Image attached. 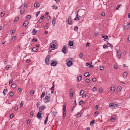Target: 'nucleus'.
<instances>
[{
	"label": "nucleus",
	"mask_w": 130,
	"mask_h": 130,
	"mask_svg": "<svg viewBox=\"0 0 130 130\" xmlns=\"http://www.w3.org/2000/svg\"><path fill=\"white\" fill-rule=\"evenodd\" d=\"M66 104H64L63 106V114L62 118L63 119H64L66 117Z\"/></svg>",
	"instance_id": "nucleus-1"
},
{
	"label": "nucleus",
	"mask_w": 130,
	"mask_h": 130,
	"mask_svg": "<svg viewBox=\"0 0 130 130\" xmlns=\"http://www.w3.org/2000/svg\"><path fill=\"white\" fill-rule=\"evenodd\" d=\"M79 11V13L80 15L83 16L86 13V10L84 9H80L79 10H78L77 11V13Z\"/></svg>",
	"instance_id": "nucleus-2"
},
{
	"label": "nucleus",
	"mask_w": 130,
	"mask_h": 130,
	"mask_svg": "<svg viewBox=\"0 0 130 130\" xmlns=\"http://www.w3.org/2000/svg\"><path fill=\"white\" fill-rule=\"evenodd\" d=\"M50 56V55H48L45 59V62L46 65H48L49 64V63L48 62L49 61V57Z\"/></svg>",
	"instance_id": "nucleus-3"
},
{
	"label": "nucleus",
	"mask_w": 130,
	"mask_h": 130,
	"mask_svg": "<svg viewBox=\"0 0 130 130\" xmlns=\"http://www.w3.org/2000/svg\"><path fill=\"white\" fill-rule=\"evenodd\" d=\"M109 107L111 108V107H112V108L115 109L118 106L117 104H114V103H111L110 104Z\"/></svg>",
	"instance_id": "nucleus-4"
},
{
	"label": "nucleus",
	"mask_w": 130,
	"mask_h": 130,
	"mask_svg": "<svg viewBox=\"0 0 130 130\" xmlns=\"http://www.w3.org/2000/svg\"><path fill=\"white\" fill-rule=\"evenodd\" d=\"M67 46L64 45L62 48V52L64 54H66L68 52L67 50L66 49Z\"/></svg>",
	"instance_id": "nucleus-5"
},
{
	"label": "nucleus",
	"mask_w": 130,
	"mask_h": 130,
	"mask_svg": "<svg viewBox=\"0 0 130 130\" xmlns=\"http://www.w3.org/2000/svg\"><path fill=\"white\" fill-rule=\"evenodd\" d=\"M68 22L69 24L71 25L73 23V22L72 20V18L71 16L68 17Z\"/></svg>",
	"instance_id": "nucleus-6"
},
{
	"label": "nucleus",
	"mask_w": 130,
	"mask_h": 130,
	"mask_svg": "<svg viewBox=\"0 0 130 130\" xmlns=\"http://www.w3.org/2000/svg\"><path fill=\"white\" fill-rule=\"evenodd\" d=\"M116 119L115 116H114L111 117V119L110 120V121L111 122H114Z\"/></svg>",
	"instance_id": "nucleus-7"
},
{
	"label": "nucleus",
	"mask_w": 130,
	"mask_h": 130,
	"mask_svg": "<svg viewBox=\"0 0 130 130\" xmlns=\"http://www.w3.org/2000/svg\"><path fill=\"white\" fill-rule=\"evenodd\" d=\"M70 96L72 98L73 95V91L72 89H71L70 91Z\"/></svg>",
	"instance_id": "nucleus-8"
},
{
	"label": "nucleus",
	"mask_w": 130,
	"mask_h": 130,
	"mask_svg": "<svg viewBox=\"0 0 130 130\" xmlns=\"http://www.w3.org/2000/svg\"><path fill=\"white\" fill-rule=\"evenodd\" d=\"M28 23L29 22L28 21H25L23 23V25L24 27L25 28L26 27Z\"/></svg>",
	"instance_id": "nucleus-9"
},
{
	"label": "nucleus",
	"mask_w": 130,
	"mask_h": 130,
	"mask_svg": "<svg viewBox=\"0 0 130 130\" xmlns=\"http://www.w3.org/2000/svg\"><path fill=\"white\" fill-rule=\"evenodd\" d=\"M45 103H47L50 101V97L48 96H47L45 97Z\"/></svg>",
	"instance_id": "nucleus-10"
},
{
	"label": "nucleus",
	"mask_w": 130,
	"mask_h": 130,
	"mask_svg": "<svg viewBox=\"0 0 130 130\" xmlns=\"http://www.w3.org/2000/svg\"><path fill=\"white\" fill-rule=\"evenodd\" d=\"M41 111L39 112L37 114V118L38 119H39L41 117Z\"/></svg>",
	"instance_id": "nucleus-11"
},
{
	"label": "nucleus",
	"mask_w": 130,
	"mask_h": 130,
	"mask_svg": "<svg viewBox=\"0 0 130 130\" xmlns=\"http://www.w3.org/2000/svg\"><path fill=\"white\" fill-rule=\"evenodd\" d=\"M102 37L105 39L104 40L105 41L108 42V38L107 36L105 35L104 36H102Z\"/></svg>",
	"instance_id": "nucleus-12"
},
{
	"label": "nucleus",
	"mask_w": 130,
	"mask_h": 130,
	"mask_svg": "<svg viewBox=\"0 0 130 130\" xmlns=\"http://www.w3.org/2000/svg\"><path fill=\"white\" fill-rule=\"evenodd\" d=\"M57 63L56 62L53 61L52 63H51V66H55L57 65Z\"/></svg>",
	"instance_id": "nucleus-13"
},
{
	"label": "nucleus",
	"mask_w": 130,
	"mask_h": 130,
	"mask_svg": "<svg viewBox=\"0 0 130 130\" xmlns=\"http://www.w3.org/2000/svg\"><path fill=\"white\" fill-rule=\"evenodd\" d=\"M73 63L71 61H69L67 63V66L69 67H70L72 65Z\"/></svg>",
	"instance_id": "nucleus-14"
},
{
	"label": "nucleus",
	"mask_w": 130,
	"mask_h": 130,
	"mask_svg": "<svg viewBox=\"0 0 130 130\" xmlns=\"http://www.w3.org/2000/svg\"><path fill=\"white\" fill-rule=\"evenodd\" d=\"M56 19L55 17H54L53 18V21H52V24L54 26H55V22L56 21Z\"/></svg>",
	"instance_id": "nucleus-15"
},
{
	"label": "nucleus",
	"mask_w": 130,
	"mask_h": 130,
	"mask_svg": "<svg viewBox=\"0 0 130 130\" xmlns=\"http://www.w3.org/2000/svg\"><path fill=\"white\" fill-rule=\"evenodd\" d=\"M37 30L35 29H34L32 32V35H36L37 33Z\"/></svg>",
	"instance_id": "nucleus-16"
},
{
	"label": "nucleus",
	"mask_w": 130,
	"mask_h": 130,
	"mask_svg": "<svg viewBox=\"0 0 130 130\" xmlns=\"http://www.w3.org/2000/svg\"><path fill=\"white\" fill-rule=\"evenodd\" d=\"M45 108V107L44 106H42L40 107L39 108V109L40 110H42L44 109Z\"/></svg>",
	"instance_id": "nucleus-17"
},
{
	"label": "nucleus",
	"mask_w": 130,
	"mask_h": 130,
	"mask_svg": "<svg viewBox=\"0 0 130 130\" xmlns=\"http://www.w3.org/2000/svg\"><path fill=\"white\" fill-rule=\"evenodd\" d=\"M32 50L34 52H36L37 51L38 49L36 47H33L32 49Z\"/></svg>",
	"instance_id": "nucleus-18"
},
{
	"label": "nucleus",
	"mask_w": 130,
	"mask_h": 130,
	"mask_svg": "<svg viewBox=\"0 0 130 130\" xmlns=\"http://www.w3.org/2000/svg\"><path fill=\"white\" fill-rule=\"evenodd\" d=\"M84 76H85L87 77L90 76V74L88 72H86L84 74Z\"/></svg>",
	"instance_id": "nucleus-19"
},
{
	"label": "nucleus",
	"mask_w": 130,
	"mask_h": 130,
	"mask_svg": "<svg viewBox=\"0 0 130 130\" xmlns=\"http://www.w3.org/2000/svg\"><path fill=\"white\" fill-rule=\"evenodd\" d=\"M16 87V84L14 83H13L11 85V87L12 88H15Z\"/></svg>",
	"instance_id": "nucleus-20"
},
{
	"label": "nucleus",
	"mask_w": 130,
	"mask_h": 130,
	"mask_svg": "<svg viewBox=\"0 0 130 130\" xmlns=\"http://www.w3.org/2000/svg\"><path fill=\"white\" fill-rule=\"evenodd\" d=\"M110 90L111 91H112V92H113L115 90V88L113 86H111V87L110 88Z\"/></svg>",
	"instance_id": "nucleus-21"
},
{
	"label": "nucleus",
	"mask_w": 130,
	"mask_h": 130,
	"mask_svg": "<svg viewBox=\"0 0 130 130\" xmlns=\"http://www.w3.org/2000/svg\"><path fill=\"white\" fill-rule=\"evenodd\" d=\"M40 6V5L38 3H35L34 5V6L35 7H39Z\"/></svg>",
	"instance_id": "nucleus-22"
},
{
	"label": "nucleus",
	"mask_w": 130,
	"mask_h": 130,
	"mask_svg": "<svg viewBox=\"0 0 130 130\" xmlns=\"http://www.w3.org/2000/svg\"><path fill=\"white\" fill-rule=\"evenodd\" d=\"M77 103H76V101L75 99V101H74L73 104V108H74L75 106L76 105Z\"/></svg>",
	"instance_id": "nucleus-23"
},
{
	"label": "nucleus",
	"mask_w": 130,
	"mask_h": 130,
	"mask_svg": "<svg viewBox=\"0 0 130 130\" xmlns=\"http://www.w3.org/2000/svg\"><path fill=\"white\" fill-rule=\"evenodd\" d=\"M127 74V73L126 72H124L123 74V77L125 78L126 77Z\"/></svg>",
	"instance_id": "nucleus-24"
},
{
	"label": "nucleus",
	"mask_w": 130,
	"mask_h": 130,
	"mask_svg": "<svg viewBox=\"0 0 130 130\" xmlns=\"http://www.w3.org/2000/svg\"><path fill=\"white\" fill-rule=\"evenodd\" d=\"M52 113L53 115V117H55L57 113V112L56 111H54L52 112Z\"/></svg>",
	"instance_id": "nucleus-25"
},
{
	"label": "nucleus",
	"mask_w": 130,
	"mask_h": 130,
	"mask_svg": "<svg viewBox=\"0 0 130 130\" xmlns=\"http://www.w3.org/2000/svg\"><path fill=\"white\" fill-rule=\"evenodd\" d=\"M82 79V76L81 75H80L78 77L77 80H78L79 82Z\"/></svg>",
	"instance_id": "nucleus-26"
},
{
	"label": "nucleus",
	"mask_w": 130,
	"mask_h": 130,
	"mask_svg": "<svg viewBox=\"0 0 130 130\" xmlns=\"http://www.w3.org/2000/svg\"><path fill=\"white\" fill-rule=\"evenodd\" d=\"M98 114H99L98 112V111H96L94 113V116H98Z\"/></svg>",
	"instance_id": "nucleus-27"
},
{
	"label": "nucleus",
	"mask_w": 130,
	"mask_h": 130,
	"mask_svg": "<svg viewBox=\"0 0 130 130\" xmlns=\"http://www.w3.org/2000/svg\"><path fill=\"white\" fill-rule=\"evenodd\" d=\"M69 44L70 46H73V42L72 41H70L69 42Z\"/></svg>",
	"instance_id": "nucleus-28"
},
{
	"label": "nucleus",
	"mask_w": 130,
	"mask_h": 130,
	"mask_svg": "<svg viewBox=\"0 0 130 130\" xmlns=\"http://www.w3.org/2000/svg\"><path fill=\"white\" fill-rule=\"evenodd\" d=\"M19 19V18L18 17H15V19L14 20V22H17V21H18Z\"/></svg>",
	"instance_id": "nucleus-29"
},
{
	"label": "nucleus",
	"mask_w": 130,
	"mask_h": 130,
	"mask_svg": "<svg viewBox=\"0 0 130 130\" xmlns=\"http://www.w3.org/2000/svg\"><path fill=\"white\" fill-rule=\"evenodd\" d=\"M10 67V65H7L5 67V69L6 70H8Z\"/></svg>",
	"instance_id": "nucleus-30"
},
{
	"label": "nucleus",
	"mask_w": 130,
	"mask_h": 130,
	"mask_svg": "<svg viewBox=\"0 0 130 130\" xmlns=\"http://www.w3.org/2000/svg\"><path fill=\"white\" fill-rule=\"evenodd\" d=\"M95 120H92L90 122V125H92L94 123Z\"/></svg>",
	"instance_id": "nucleus-31"
},
{
	"label": "nucleus",
	"mask_w": 130,
	"mask_h": 130,
	"mask_svg": "<svg viewBox=\"0 0 130 130\" xmlns=\"http://www.w3.org/2000/svg\"><path fill=\"white\" fill-rule=\"evenodd\" d=\"M53 9H57L58 7L55 5H54L52 6Z\"/></svg>",
	"instance_id": "nucleus-32"
},
{
	"label": "nucleus",
	"mask_w": 130,
	"mask_h": 130,
	"mask_svg": "<svg viewBox=\"0 0 130 130\" xmlns=\"http://www.w3.org/2000/svg\"><path fill=\"white\" fill-rule=\"evenodd\" d=\"M117 51V55H118V56H121V52L119 51Z\"/></svg>",
	"instance_id": "nucleus-33"
},
{
	"label": "nucleus",
	"mask_w": 130,
	"mask_h": 130,
	"mask_svg": "<svg viewBox=\"0 0 130 130\" xmlns=\"http://www.w3.org/2000/svg\"><path fill=\"white\" fill-rule=\"evenodd\" d=\"M34 93V91L33 90H31L30 92V94L31 96H32Z\"/></svg>",
	"instance_id": "nucleus-34"
},
{
	"label": "nucleus",
	"mask_w": 130,
	"mask_h": 130,
	"mask_svg": "<svg viewBox=\"0 0 130 130\" xmlns=\"http://www.w3.org/2000/svg\"><path fill=\"white\" fill-rule=\"evenodd\" d=\"M126 26L127 27V29H129L130 28V22L126 25Z\"/></svg>",
	"instance_id": "nucleus-35"
},
{
	"label": "nucleus",
	"mask_w": 130,
	"mask_h": 130,
	"mask_svg": "<svg viewBox=\"0 0 130 130\" xmlns=\"http://www.w3.org/2000/svg\"><path fill=\"white\" fill-rule=\"evenodd\" d=\"M121 89H122L121 87H118L117 88V90L118 91H121Z\"/></svg>",
	"instance_id": "nucleus-36"
},
{
	"label": "nucleus",
	"mask_w": 130,
	"mask_h": 130,
	"mask_svg": "<svg viewBox=\"0 0 130 130\" xmlns=\"http://www.w3.org/2000/svg\"><path fill=\"white\" fill-rule=\"evenodd\" d=\"M15 32L14 30H11L10 31V33L11 34H13Z\"/></svg>",
	"instance_id": "nucleus-37"
},
{
	"label": "nucleus",
	"mask_w": 130,
	"mask_h": 130,
	"mask_svg": "<svg viewBox=\"0 0 130 130\" xmlns=\"http://www.w3.org/2000/svg\"><path fill=\"white\" fill-rule=\"evenodd\" d=\"M84 91L83 90H81L80 91V95H83L84 94Z\"/></svg>",
	"instance_id": "nucleus-38"
},
{
	"label": "nucleus",
	"mask_w": 130,
	"mask_h": 130,
	"mask_svg": "<svg viewBox=\"0 0 130 130\" xmlns=\"http://www.w3.org/2000/svg\"><path fill=\"white\" fill-rule=\"evenodd\" d=\"M7 91V89H4V91H3V93L4 95H5L6 93H5V92H6Z\"/></svg>",
	"instance_id": "nucleus-39"
},
{
	"label": "nucleus",
	"mask_w": 130,
	"mask_h": 130,
	"mask_svg": "<svg viewBox=\"0 0 130 130\" xmlns=\"http://www.w3.org/2000/svg\"><path fill=\"white\" fill-rule=\"evenodd\" d=\"M56 46V45L54 44H53L51 46V48H54Z\"/></svg>",
	"instance_id": "nucleus-40"
},
{
	"label": "nucleus",
	"mask_w": 130,
	"mask_h": 130,
	"mask_svg": "<svg viewBox=\"0 0 130 130\" xmlns=\"http://www.w3.org/2000/svg\"><path fill=\"white\" fill-rule=\"evenodd\" d=\"M45 95V92H43L42 93V95H41V98H42L43 97H44V96Z\"/></svg>",
	"instance_id": "nucleus-41"
},
{
	"label": "nucleus",
	"mask_w": 130,
	"mask_h": 130,
	"mask_svg": "<svg viewBox=\"0 0 130 130\" xmlns=\"http://www.w3.org/2000/svg\"><path fill=\"white\" fill-rule=\"evenodd\" d=\"M23 104L24 103H23V102L21 101L20 105V107H22L23 106Z\"/></svg>",
	"instance_id": "nucleus-42"
},
{
	"label": "nucleus",
	"mask_w": 130,
	"mask_h": 130,
	"mask_svg": "<svg viewBox=\"0 0 130 130\" xmlns=\"http://www.w3.org/2000/svg\"><path fill=\"white\" fill-rule=\"evenodd\" d=\"M37 39L36 38H34L32 39V41L33 42H36L37 41Z\"/></svg>",
	"instance_id": "nucleus-43"
},
{
	"label": "nucleus",
	"mask_w": 130,
	"mask_h": 130,
	"mask_svg": "<svg viewBox=\"0 0 130 130\" xmlns=\"http://www.w3.org/2000/svg\"><path fill=\"white\" fill-rule=\"evenodd\" d=\"M81 115H82L81 113H80L77 114V117H80L81 116Z\"/></svg>",
	"instance_id": "nucleus-44"
},
{
	"label": "nucleus",
	"mask_w": 130,
	"mask_h": 130,
	"mask_svg": "<svg viewBox=\"0 0 130 130\" xmlns=\"http://www.w3.org/2000/svg\"><path fill=\"white\" fill-rule=\"evenodd\" d=\"M78 29V28L77 26H76L74 28V30L75 31H77Z\"/></svg>",
	"instance_id": "nucleus-45"
},
{
	"label": "nucleus",
	"mask_w": 130,
	"mask_h": 130,
	"mask_svg": "<svg viewBox=\"0 0 130 130\" xmlns=\"http://www.w3.org/2000/svg\"><path fill=\"white\" fill-rule=\"evenodd\" d=\"M13 95V92H10L9 94V95L10 96H12Z\"/></svg>",
	"instance_id": "nucleus-46"
},
{
	"label": "nucleus",
	"mask_w": 130,
	"mask_h": 130,
	"mask_svg": "<svg viewBox=\"0 0 130 130\" xmlns=\"http://www.w3.org/2000/svg\"><path fill=\"white\" fill-rule=\"evenodd\" d=\"M5 13L4 12H2L1 13V16L2 17H3Z\"/></svg>",
	"instance_id": "nucleus-47"
},
{
	"label": "nucleus",
	"mask_w": 130,
	"mask_h": 130,
	"mask_svg": "<svg viewBox=\"0 0 130 130\" xmlns=\"http://www.w3.org/2000/svg\"><path fill=\"white\" fill-rule=\"evenodd\" d=\"M31 121L30 119H28L27 121V124H29Z\"/></svg>",
	"instance_id": "nucleus-48"
},
{
	"label": "nucleus",
	"mask_w": 130,
	"mask_h": 130,
	"mask_svg": "<svg viewBox=\"0 0 130 130\" xmlns=\"http://www.w3.org/2000/svg\"><path fill=\"white\" fill-rule=\"evenodd\" d=\"M103 48H108V46L106 44H104L103 45Z\"/></svg>",
	"instance_id": "nucleus-49"
},
{
	"label": "nucleus",
	"mask_w": 130,
	"mask_h": 130,
	"mask_svg": "<svg viewBox=\"0 0 130 130\" xmlns=\"http://www.w3.org/2000/svg\"><path fill=\"white\" fill-rule=\"evenodd\" d=\"M18 106H17L16 105V106L15 107V108H14V110L15 111H16L17 110V109H18Z\"/></svg>",
	"instance_id": "nucleus-50"
},
{
	"label": "nucleus",
	"mask_w": 130,
	"mask_h": 130,
	"mask_svg": "<svg viewBox=\"0 0 130 130\" xmlns=\"http://www.w3.org/2000/svg\"><path fill=\"white\" fill-rule=\"evenodd\" d=\"M101 15L103 17H104L105 15V13L104 12H103L101 13Z\"/></svg>",
	"instance_id": "nucleus-51"
},
{
	"label": "nucleus",
	"mask_w": 130,
	"mask_h": 130,
	"mask_svg": "<svg viewBox=\"0 0 130 130\" xmlns=\"http://www.w3.org/2000/svg\"><path fill=\"white\" fill-rule=\"evenodd\" d=\"M48 120V119H45L44 121V124H47V121Z\"/></svg>",
	"instance_id": "nucleus-52"
},
{
	"label": "nucleus",
	"mask_w": 130,
	"mask_h": 130,
	"mask_svg": "<svg viewBox=\"0 0 130 130\" xmlns=\"http://www.w3.org/2000/svg\"><path fill=\"white\" fill-rule=\"evenodd\" d=\"M79 56L80 58H82L83 57V55L82 53H80L79 55Z\"/></svg>",
	"instance_id": "nucleus-53"
},
{
	"label": "nucleus",
	"mask_w": 130,
	"mask_h": 130,
	"mask_svg": "<svg viewBox=\"0 0 130 130\" xmlns=\"http://www.w3.org/2000/svg\"><path fill=\"white\" fill-rule=\"evenodd\" d=\"M97 90V89L96 88V87H94L92 89V91L94 92V91H95Z\"/></svg>",
	"instance_id": "nucleus-54"
},
{
	"label": "nucleus",
	"mask_w": 130,
	"mask_h": 130,
	"mask_svg": "<svg viewBox=\"0 0 130 130\" xmlns=\"http://www.w3.org/2000/svg\"><path fill=\"white\" fill-rule=\"evenodd\" d=\"M51 18V17L50 16H46V19L47 20L50 19Z\"/></svg>",
	"instance_id": "nucleus-55"
},
{
	"label": "nucleus",
	"mask_w": 130,
	"mask_h": 130,
	"mask_svg": "<svg viewBox=\"0 0 130 130\" xmlns=\"http://www.w3.org/2000/svg\"><path fill=\"white\" fill-rule=\"evenodd\" d=\"M79 19L78 18V17H76L74 19V20H78Z\"/></svg>",
	"instance_id": "nucleus-56"
},
{
	"label": "nucleus",
	"mask_w": 130,
	"mask_h": 130,
	"mask_svg": "<svg viewBox=\"0 0 130 130\" xmlns=\"http://www.w3.org/2000/svg\"><path fill=\"white\" fill-rule=\"evenodd\" d=\"M83 101L82 100H81L79 101V105H82L83 103Z\"/></svg>",
	"instance_id": "nucleus-57"
},
{
	"label": "nucleus",
	"mask_w": 130,
	"mask_h": 130,
	"mask_svg": "<svg viewBox=\"0 0 130 130\" xmlns=\"http://www.w3.org/2000/svg\"><path fill=\"white\" fill-rule=\"evenodd\" d=\"M40 12V11H38L37 13H36V17H37L38 16V15L39 14Z\"/></svg>",
	"instance_id": "nucleus-58"
},
{
	"label": "nucleus",
	"mask_w": 130,
	"mask_h": 130,
	"mask_svg": "<svg viewBox=\"0 0 130 130\" xmlns=\"http://www.w3.org/2000/svg\"><path fill=\"white\" fill-rule=\"evenodd\" d=\"M24 10H20V13H21V14H22L24 12Z\"/></svg>",
	"instance_id": "nucleus-59"
},
{
	"label": "nucleus",
	"mask_w": 130,
	"mask_h": 130,
	"mask_svg": "<svg viewBox=\"0 0 130 130\" xmlns=\"http://www.w3.org/2000/svg\"><path fill=\"white\" fill-rule=\"evenodd\" d=\"M120 6H121V5H118L116 7V10L118 9L120 7Z\"/></svg>",
	"instance_id": "nucleus-60"
},
{
	"label": "nucleus",
	"mask_w": 130,
	"mask_h": 130,
	"mask_svg": "<svg viewBox=\"0 0 130 130\" xmlns=\"http://www.w3.org/2000/svg\"><path fill=\"white\" fill-rule=\"evenodd\" d=\"M86 82L87 83H89L90 82V80L89 79H87L86 80Z\"/></svg>",
	"instance_id": "nucleus-61"
},
{
	"label": "nucleus",
	"mask_w": 130,
	"mask_h": 130,
	"mask_svg": "<svg viewBox=\"0 0 130 130\" xmlns=\"http://www.w3.org/2000/svg\"><path fill=\"white\" fill-rule=\"evenodd\" d=\"M103 91V90L102 89H100L99 90V91L100 92L102 93Z\"/></svg>",
	"instance_id": "nucleus-62"
},
{
	"label": "nucleus",
	"mask_w": 130,
	"mask_h": 130,
	"mask_svg": "<svg viewBox=\"0 0 130 130\" xmlns=\"http://www.w3.org/2000/svg\"><path fill=\"white\" fill-rule=\"evenodd\" d=\"M100 69L101 70H103L104 69V67L103 66L100 67Z\"/></svg>",
	"instance_id": "nucleus-63"
},
{
	"label": "nucleus",
	"mask_w": 130,
	"mask_h": 130,
	"mask_svg": "<svg viewBox=\"0 0 130 130\" xmlns=\"http://www.w3.org/2000/svg\"><path fill=\"white\" fill-rule=\"evenodd\" d=\"M127 39L128 41L130 42V35L128 36Z\"/></svg>",
	"instance_id": "nucleus-64"
}]
</instances>
